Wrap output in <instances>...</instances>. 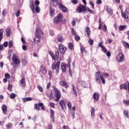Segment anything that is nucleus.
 Segmentation results:
<instances>
[{"label":"nucleus","instance_id":"nucleus-39","mask_svg":"<svg viewBox=\"0 0 129 129\" xmlns=\"http://www.w3.org/2000/svg\"><path fill=\"white\" fill-rule=\"evenodd\" d=\"M69 47L70 50H72V49H73V44L72 43L70 42L69 44Z\"/></svg>","mask_w":129,"mask_h":129},{"label":"nucleus","instance_id":"nucleus-60","mask_svg":"<svg viewBox=\"0 0 129 129\" xmlns=\"http://www.w3.org/2000/svg\"><path fill=\"white\" fill-rule=\"evenodd\" d=\"M7 128H12V124L11 123H8V124L7 125Z\"/></svg>","mask_w":129,"mask_h":129},{"label":"nucleus","instance_id":"nucleus-22","mask_svg":"<svg viewBox=\"0 0 129 129\" xmlns=\"http://www.w3.org/2000/svg\"><path fill=\"white\" fill-rule=\"evenodd\" d=\"M6 35L7 37H10L11 36V33H12V30L11 28H8L6 29Z\"/></svg>","mask_w":129,"mask_h":129},{"label":"nucleus","instance_id":"nucleus-26","mask_svg":"<svg viewBox=\"0 0 129 129\" xmlns=\"http://www.w3.org/2000/svg\"><path fill=\"white\" fill-rule=\"evenodd\" d=\"M72 89H73V92L75 95H76L77 96V91H76V89L75 88V86H74V84L72 85Z\"/></svg>","mask_w":129,"mask_h":129},{"label":"nucleus","instance_id":"nucleus-48","mask_svg":"<svg viewBox=\"0 0 129 129\" xmlns=\"http://www.w3.org/2000/svg\"><path fill=\"white\" fill-rule=\"evenodd\" d=\"M72 34L74 36H75L76 35V32L74 30V29L72 28Z\"/></svg>","mask_w":129,"mask_h":129},{"label":"nucleus","instance_id":"nucleus-6","mask_svg":"<svg viewBox=\"0 0 129 129\" xmlns=\"http://www.w3.org/2000/svg\"><path fill=\"white\" fill-rule=\"evenodd\" d=\"M63 19V15L60 14L58 15L56 17L54 18V24H58V23H60L62 19Z\"/></svg>","mask_w":129,"mask_h":129},{"label":"nucleus","instance_id":"nucleus-4","mask_svg":"<svg viewBox=\"0 0 129 129\" xmlns=\"http://www.w3.org/2000/svg\"><path fill=\"white\" fill-rule=\"evenodd\" d=\"M54 90L55 96L56 97V98L53 99V100H54V101L58 102L59 100H60V98H61V93L59 90L56 89L55 88H54Z\"/></svg>","mask_w":129,"mask_h":129},{"label":"nucleus","instance_id":"nucleus-24","mask_svg":"<svg viewBox=\"0 0 129 129\" xmlns=\"http://www.w3.org/2000/svg\"><path fill=\"white\" fill-rule=\"evenodd\" d=\"M95 112V109L94 108H92L91 110V117L92 118H94L95 116H94V113Z\"/></svg>","mask_w":129,"mask_h":129},{"label":"nucleus","instance_id":"nucleus-23","mask_svg":"<svg viewBox=\"0 0 129 129\" xmlns=\"http://www.w3.org/2000/svg\"><path fill=\"white\" fill-rule=\"evenodd\" d=\"M86 32L87 33V37H89V36H90V33H91V31H90V28L88 27H87L86 28Z\"/></svg>","mask_w":129,"mask_h":129},{"label":"nucleus","instance_id":"nucleus-57","mask_svg":"<svg viewBox=\"0 0 129 129\" xmlns=\"http://www.w3.org/2000/svg\"><path fill=\"white\" fill-rule=\"evenodd\" d=\"M90 6H91L92 9H94V4H93L92 2L90 1Z\"/></svg>","mask_w":129,"mask_h":129},{"label":"nucleus","instance_id":"nucleus-8","mask_svg":"<svg viewBox=\"0 0 129 129\" xmlns=\"http://www.w3.org/2000/svg\"><path fill=\"white\" fill-rule=\"evenodd\" d=\"M50 55L53 60H57L59 58V50L57 49L55 50V55H54L53 52L50 53Z\"/></svg>","mask_w":129,"mask_h":129},{"label":"nucleus","instance_id":"nucleus-5","mask_svg":"<svg viewBox=\"0 0 129 129\" xmlns=\"http://www.w3.org/2000/svg\"><path fill=\"white\" fill-rule=\"evenodd\" d=\"M17 55L16 53H14L13 56H12V61L14 65H18V64H20V59L18 58Z\"/></svg>","mask_w":129,"mask_h":129},{"label":"nucleus","instance_id":"nucleus-30","mask_svg":"<svg viewBox=\"0 0 129 129\" xmlns=\"http://www.w3.org/2000/svg\"><path fill=\"white\" fill-rule=\"evenodd\" d=\"M106 11L108 13V14H109L110 15H112V10H111L110 8L107 7L106 8Z\"/></svg>","mask_w":129,"mask_h":129},{"label":"nucleus","instance_id":"nucleus-44","mask_svg":"<svg viewBox=\"0 0 129 129\" xmlns=\"http://www.w3.org/2000/svg\"><path fill=\"white\" fill-rule=\"evenodd\" d=\"M35 5L36 7H39V5H40V2H39V1L36 0L35 2Z\"/></svg>","mask_w":129,"mask_h":129},{"label":"nucleus","instance_id":"nucleus-53","mask_svg":"<svg viewBox=\"0 0 129 129\" xmlns=\"http://www.w3.org/2000/svg\"><path fill=\"white\" fill-rule=\"evenodd\" d=\"M12 88H13V86H12V85H8V90L12 91Z\"/></svg>","mask_w":129,"mask_h":129},{"label":"nucleus","instance_id":"nucleus-46","mask_svg":"<svg viewBox=\"0 0 129 129\" xmlns=\"http://www.w3.org/2000/svg\"><path fill=\"white\" fill-rule=\"evenodd\" d=\"M72 3L73 4V5H77V4H78V1H77V0H73L72 1Z\"/></svg>","mask_w":129,"mask_h":129},{"label":"nucleus","instance_id":"nucleus-38","mask_svg":"<svg viewBox=\"0 0 129 129\" xmlns=\"http://www.w3.org/2000/svg\"><path fill=\"white\" fill-rule=\"evenodd\" d=\"M124 114L125 115V116L129 118V113L127 112V111H124Z\"/></svg>","mask_w":129,"mask_h":129},{"label":"nucleus","instance_id":"nucleus-37","mask_svg":"<svg viewBox=\"0 0 129 129\" xmlns=\"http://www.w3.org/2000/svg\"><path fill=\"white\" fill-rule=\"evenodd\" d=\"M81 52L82 54H84V53H85V48L84 47H81Z\"/></svg>","mask_w":129,"mask_h":129},{"label":"nucleus","instance_id":"nucleus-40","mask_svg":"<svg viewBox=\"0 0 129 129\" xmlns=\"http://www.w3.org/2000/svg\"><path fill=\"white\" fill-rule=\"evenodd\" d=\"M49 105L50 107H52V108H55V104H54L53 103L50 102Z\"/></svg>","mask_w":129,"mask_h":129},{"label":"nucleus","instance_id":"nucleus-10","mask_svg":"<svg viewBox=\"0 0 129 129\" xmlns=\"http://www.w3.org/2000/svg\"><path fill=\"white\" fill-rule=\"evenodd\" d=\"M117 62H122L123 61V54L122 53L120 52L118 53L117 56Z\"/></svg>","mask_w":129,"mask_h":129},{"label":"nucleus","instance_id":"nucleus-56","mask_svg":"<svg viewBox=\"0 0 129 129\" xmlns=\"http://www.w3.org/2000/svg\"><path fill=\"white\" fill-rule=\"evenodd\" d=\"M102 2L101 1V0H97L96 1V4L97 5H101Z\"/></svg>","mask_w":129,"mask_h":129},{"label":"nucleus","instance_id":"nucleus-50","mask_svg":"<svg viewBox=\"0 0 129 129\" xmlns=\"http://www.w3.org/2000/svg\"><path fill=\"white\" fill-rule=\"evenodd\" d=\"M102 44H103V41L100 42L98 44L99 47H100L101 48H102V47H104V46L102 45Z\"/></svg>","mask_w":129,"mask_h":129},{"label":"nucleus","instance_id":"nucleus-27","mask_svg":"<svg viewBox=\"0 0 129 129\" xmlns=\"http://www.w3.org/2000/svg\"><path fill=\"white\" fill-rule=\"evenodd\" d=\"M59 104L60 105V106H61L62 108H64V107H65V102H64V101L63 100H60L59 101Z\"/></svg>","mask_w":129,"mask_h":129},{"label":"nucleus","instance_id":"nucleus-49","mask_svg":"<svg viewBox=\"0 0 129 129\" xmlns=\"http://www.w3.org/2000/svg\"><path fill=\"white\" fill-rule=\"evenodd\" d=\"M69 73L70 76H71V77H72V70H71V69H70V68H69Z\"/></svg>","mask_w":129,"mask_h":129},{"label":"nucleus","instance_id":"nucleus-61","mask_svg":"<svg viewBox=\"0 0 129 129\" xmlns=\"http://www.w3.org/2000/svg\"><path fill=\"white\" fill-rule=\"evenodd\" d=\"M48 75H49V78H51L52 72H51V71H48Z\"/></svg>","mask_w":129,"mask_h":129},{"label":"nucleus","instance_id":"nucleus-32","mask_svg":"<svg viewBox=\"0 0 129 129\" xmlns=\"http://www.w3.org/2000/svg\"><path fill=\"white\" fill-rule=\"evenodd\" d=\"M51 2L53 4L54 7H56L58 5V0H51Z\"/></svg>","mask_w":129,"mask_h":129},{"label":"nucleus","instance_id":"nucleus-16","mask_svg":"<svg viewBox=\"0 0 129 129\" xmlns=\"http://www.w3.org/2000/svg\"><path fill=\"white\" fill-rule=\"evenodd\" d=\"M21 82V86L22 87H26V80H25V78H22L20 80Z\"/></svg>","mask_w":129,"mask_h":129},{"label":"nucleus","instance_id":"nucleus-36","mask_svg":"<svg viewBox=\"0 0 129 129\" xmlns=\"http://www.w3.org/2000/svg\"><path fill=\"white\" fill-rule=\"evenodd\" d=\"M13 45H14V42H13V41L10 40L9 41V48H12V47H13Z\"/></svg>","mask_w":129,"mask_h":129},{"label":"nucleus","instance_id":"nucleus-54","mask_svg":"<svg viewBox=\"0 0 129 129\" xmlns=\"http://www.w3.org/2000/svg\"><path fill=\"white\" fill-rule=\"evenodd\" d=\"M101 48L104 53H106V51H107V50L106 49V48H105V46H102Z\"/></svg>","mask_w":129,"mask_h":129},{"label":"nucleus","instance_id":"nucleus-18","mask_svg":"<svg viewBox=\"0 0 129 129\" xmlns=\"http://www.w3.org/2000/svg\"><path fill=\"white\" fill-rule=\"evenodd\" d=\"M40 72L42 74H46L47 71H46V69H45V67H44V66H41V67H40Z\"/></svg>","mask_w":129,"mask_h":129},{"label":"nucleus","instance_id":"nucleus-55","mask_svg":"<svg viewBox=\"0 0 129 129\" xmlns=\"http://www.w3.org/2000/svg\"><path fill=\"white\" fill-rule=\"evenodd\" d=\"M35 109H37V110H40V107L38 106V104H35Z\"/></svg>","mask_w":129,"mask_h":129},{"label":"nucleus","instance_id":"nucleus-14","mask_svg":"<svg viewBox=\"0 0 129 129\" xmlns=\"http://www.w3.org/2000/svg\"><path fill=\"white\" fill-rule=\"evenodd\" d=\"M2 109L3 110V112L4 114H7V111H8V107L6 105H3L2 107Z\"/></svg>","mask_w":129,"mask_h":129},{"label":"nucleus","instance_id":"nucleus-43","mask_svg":"<svg viewBox=\"0 0 129 129\" xmlns=\"http://www.w3.org/2000/svg\"><path fill=\"white\" fill-rule=\"evenodd\" d=\"M37 88H38V89H39V91H40V92H43V88L41 86H37Z\"/></svg>","mask_w":129,"mask_h":129},{"label":"nucleus","instance_id":"nucleus-31","mask_svg":"<svg viewBox=\"0 0 129 129\" xmlns=\"http://www.w3.org/2000/svg\"><path fill=\"white\" fill-rule=\"evenodd\" d=\"M33 99H32V98L31 97H26V98H24L23 99V100L24 101V102H26V101H31Z\"/></svg>","mask_w":129,"mask_h":129},{"label":"nucleus","instance_id":"nucleus-28","mask_svg":"<svg viewBox=\"0 0 129 129\" xmlns=\"http://www.w3.org/2000/svg\"><path fill=\"white\" fill-rule=\"evenodd\" d=\"M126 29V26L125 25H120L119 27V30L120 31H123V30H125Z\"/></svg>","mask_w":129,"mask_h":129},{"label":"nucleus","instance_id":"nucleus-2","mask_svg":"<svg viewBox=\"0 0 129 129\" xmlns=\"http://www.w3.org/2000/svg\"><path fill=\"white\" fill-rule=\"evenodd\" d=\"M99 73H100V72L98 71V72L96 73V81L97 83H98L99 84H100L101 83V80L103 84H105V80L103 77H102V76H99Z\"/></svg>","mask_w":129,"mask_h":129},{"label":"nucleus","instance_id":"nucleus-25","mask_svg":"<svg viewBox=\"0 0 129 129\" xmlns=\"http://www.w3.org/2000/svg\"><path fill=\"white\" fill-rule=\"evenodd\" d=\"M66 66H67V64H63L61 66L62 72L63 73L66 72Z\"/></svg>","mask_w":129,"mask_h":129},{"label":"nucleus","instance_id":"nucleus-20","mask_svg":"<svg viewBox=\"0 0 129 129\" xmlns=\"http://www.w3.org/2000/svg\"><path fill=\"white\" fill-rule=\"evenodd\" d=\"M4 38V29H0V44Z\"/></svg>","mask_w":129,"mask_h":129},{"label":"nucleus","instance_id":"nucleus-13","mask_svg":"<svg viewBox=\"0 0 129 129\" xmlns=\"http://www.w3.org/2000/svg\"><path fill=\"white\" fill-rule=\"evenodd\" d=\"M59 84L60 85H61V86H63V87H65L66 88H67L69 87V85L68 84V83L64 81H60Z\"/></svg>","mask_w":129,"mask_h":129},{"label":"nucleus","instance_id":"nucleus-29","mask_svg":"<svg viewBox=\"0 0 129 129\" xmlns=\"http://www.w3.org/2000/svg\"><path fill=\"white\" fill-rule=\"evenodd\" d=\"M50 16L53 17V15L55 13V10L51 7H50Z\"/></svg>","mask_w":129,"mask_h":129},{"label":"nucleus","instance_id":"nucleus-3","mask_svg":"<svg viewBox=\"0 0 129 129\" xmlns=\"http://www.w3.org/2000/svg\"><path fill=\"white\" fill-rule=\"evenodd\" d=\"M60 63H61V60H58L57 62H53L52 64V70H56V74L58 75L59 73V70H60Z\"/></svg>","mask_w":129,"mask_h":129},{"label":"nucleus","instance_id":"nucleus-34","mask_svg":"<svg viewBox=\"0 0 129 129\" xmlns=\"http://www.w3.org/2000/svg\"><path fill=\"white\" fill-rule=\"evenodd\" d=\"M67 104L68 108L70 109V110H71V109H72V104H71V103H70V102H68Z\"/></svg>","mask_w":129,"mask_h":129},{"label":"nucleus","instance_id":"nucleus-63","mask_svg":"<svg viewBox=\"0 0 129 129\" xmlns=\"http://www.w3.org/2000/svg\"><path fill=\"white\" fill-rule=\"evenodd\" d=\"M4 47H8V41H6L3 44Z\"/></svg>","mask_w":129,"mask_h":129},{"label":"nucleus","instance_id":"nucleus-42","mask_svg":"<svg viewBox=\"0 0 129 129\" xmlns=\"http://www.w3.org/2000/svg\"><path fill=\"white\" fill-rule=\"evenodd\" d=\"M58 42L62 43V42H63V41H64V38H63V37H59L58 38Z\"/></svg>","mask_w":129,"mask_h":129},{"label":"nucleus","instance_id":"nucleus-64","mask_svg":"<svg viewBox=\"0 0 129 129\" xmlns=\"http://www.w3.org/2000/svg\"><path fill=\"white\" fill-rule=\"evenodd\" d=\"M20 13H21V11L20 10H18L16 14V16L19 17V16H20Z\"/></svg>","mask_w":129,"mask_h":129},{"label":"nucleus","instance_id":"nucleus-21","mask_svg":"<svg viewBox=\"0 0 129 129\" xmlns=\"http://www.w3.org/2000/svg\"><path fill=\"white\" fill-rule=\"evenodd\" d=\"M49 93L48 92L46 93V95L50 98V99H53V93H52V91H49Z\"/></svg>","mask_w":129,"mask_h":129},{"label":"nucleus","instance_id":"nucleus-52","mask_svg":"<svg viewBox=\"0 0 129 129\" xmlns=\"http://www.w3.org/2000/svg\"><path fill=\"white\" fill-rule=\"evenodd\" d=\"M5 76L6 78H8V79L10 78V77H11V75H10V74H8V73L5 74Z\"/></svg>","mask_w":129,"mask_h":129},{"label":"nucleus","instance_id":"nucleus-45","mask_svg":"<svg viewBox=\"0 0 129 129\" xmlns=\"http://www.w3.org/2000/svg\"><path fill=\"white\" fill-rule=\"evenodd\" d=\"M124 45L125 47V48H127L128 49L129 48V44L127 42H124Z\"/></svg>","mask_w":129,"mask_h":129},{"label":"nucleus","instance_id":"nucleus-47","mask_svg":"<svg viewBox=\"0 0 129 129\" xmlns=\"http://www.w3.org/2000/svg\"><path fill=\"white\" fill-rule=\"evenodd\" d=\"M75 39L76 41L78 42V41H79V40H80V37L79 36H76L75 37Z\"/></svg>","mask_w":129,"mask_h":129},{"label":"nucleus","instance_id":"nucleus-35","mask_svg":"<svg viewBox=\"0 0 129 129\" xmlns=\"http://www.w3.org/2000/svg\"><path fill=\"white\" fill-rule=\"evenodd\" d=\"M10 98H11V99H15V98H16V94L11 93L10 94Z\"/></svg>","mask_w":129,"mask_h":129},{"label":"nucleus","instance_id":"nucleus-15","mask_svg":"<svg viewBox=\"0 0 129 129\" xmlns=\"http://www.w3.org/2000/svg\"><path fill=\"white\" fill-rule=\"evenodd\" d=\"M59 8L62 10V12H64V13H66V12H67V8H66V7H65L63 5L59 3Z\"/></svg>","mask_w":129,"mask_h":129},{"label":"nucleus","instance_id":"nucleus-11","mask_svg":"<svg viewBox=\"0 0 129 129\" xmlns=\"http://www.w3.org/2000/svg\"><path fill=\"white\" fill-rule=\"evenodd\" d=\"M121 14L122 18H124L126 19H127L128 18V12L126 9L125 10V12L123 13L122 10L121 11Z\"/></svg>","mask_w":129,"mask_h":129},{"label":"nucleus","instance_id":"nucleus-58","mask_svg":"<svg viewBox=\"0 0 129 129\" xmlns=\"http://www.w3.org/2000/svg\"><path fill=\"white\" fill-rule=\"evenodd\" d=\"M103 31H104V32H106V31L107 30V28L106 27V26L105 25L103 26Z\"/></svg>","mask_w":129,"mask_h":129},{"label":"nucleus","instance_id":"nucleus-41","mask_svg":"<svg viewBox=\"0 0 129 129\" xmlns=\"http://www.w3.org/2000/svg\"><path fill=\"white\" fill-rule=\"evenodd\" d=\"M40 7H39V6L36 7L35 8V12L36 13H40Z\"/></svg>","mask_w":129,"mask_h":129},{"label":"nucleus","instance_id":"nucleus-59","mask_svg":"<svg viewBox=\"0 0 129 129\" xmlns=\"http://www.w3.org/2000/svg\"><path fill=\"white\" fill-rule=\"evenodd\" d=\"M89 43H90V45H93V40L91 39H90L89 40Z\"/></svg>","mask_w":129,"mask_h":129},{"label":"nucleus","instance_id":"nucleus-9","mask_svg":"<svg viewBox=\"0 0 129 129\" xmlns=\"http://www.w3.org/2000/svg\"><path fill=\"white\" fill-rule=\"evenodd\" d=\"M77 11L78 13H82L83 12L86 11V8L85 7L83 6V5H80V6L77 8Z\"/></svg>","mask_w":129,"mask_h":129},{"label":"nucleus","instance_id":"nucleus-33","mask_svg":"<svg viewBox=\"0 0 129 129\" xmlns=\"http://www.w3.org/2000/svg\"><path fill=\"white\" fill-rule=\"evenodd\" d=\"M12 53H13V50L12 49L9 50L8 53L9 54V56L7 57L8 59L11 60V57L12 56Z\"/></svg>","mask_w":129,"mask_h":129},{"label":"nucleus","instance_id":"nucleus-19","mask_svg":"<svg viewBox=\"0 0 129 129\" xmlns=\"http://www.w3.org/2000/svg\"><path fill=\"white\" fill-rule=\"evenodd\" d=\"M93 97L94 100H96V101H98V100L99 99V95H98V94L94 93L93 95Z\"/></svg>","mask_w":129,"mask_h":129},{"label":"nucleus","instance_id":"nucleus-51","mask_svg":"<svg viewBox=\"0 0 129 129\" xmlns=\"http://www.w3.org/2000/svg\"><path fill=\"white\" fill-rule=\"evenodd\" d=\"M123 102L125 104H126L127 105H129V100H123Z\"/></svg>","mask_w":129,"mask_h":129},{"label":"nucleus","instance_id":"nucleus-12","mask_svg":"<svg viewBox=\"0 0 129 129\" xmlns=\"http://www.w3.org/2000/svg\"><path fill=\"white\" fill-rule=\"evenodd\" d=\"M29 7L33 14H35V5H34V2L32 0H31L30 2Z\"/></svg>","mask_w":129,"mask_h":129},{"label":"nucleus","instance_id":"nucleus-1","mask_svg":"<svg viewBox=\"0 0 129 129\" xmlns=\"http://www.w3.org/2000/svg\"><path fill=\"white\" fill-rule=\"evenodd\" d=\"M43 32L40 28H36L35 32V37L34 38V42L35 44H38L40 43V39L43 37Z\"/></svg>","mask_w":129,"mask_h":129},{"label":"nucleus","instance_id":"nucleus-17","mask_svg":"<svg viewBox=\"0 0 129 129\" xmlns=\"http://www.w3.org/2000/svg\"><path fill=\"white\" fill-rule=\"evenodd\" d=\"M50 114H51L50 117L52 121H53L54 122V121H55V118L54 117V114L55 113V112H54V111L52 109H50Z\"/></svg>","mask_w":129,"mask_h":129},{"label":"nucleus","instance_id":"nucleus-7","mask_svg":"<svg viewBox=\"0 0 129 129\" xmlns=\"http://www.w3.org/2000/svg\"><path fill=\"white\" fill-rule=\"evenodd\" d=\"M59 53L64 55V54H65V52H66V47L63 45V44H60L59 45Z\"/></svg>","mask_w":129,"mask_h":129},{"label":"nucleus","instance_id":"nucleus-62","mask_svg":"<svg viewBox=\"0 0 129 129\" xmlns=\"http://www.w3.org/2000/svg\"><path fill=\"white\" fill-rule=\"evenodd\" d=\"M22 49H23V50H24V51H26V50H27V46L23 45Z\"/></svg>","mask_w":129,"mask_h":129}]
</instances>
